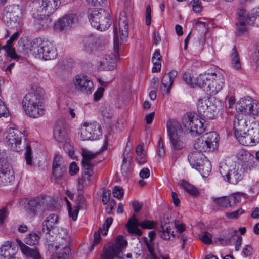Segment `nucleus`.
Wrapping results in <instances>:
<instances>
[{"label": "nucleus", "mask_w": 259, "mask_h": 259, "mask_svg": "<svg viewBox=\"0 0 259 259\" xmlns=\"http://www.w3.org/2000/svg\"><path fill=\"white\" fill-rule=\"evenodd\" d=\"M19 32H15L13 35L10 37L9 39L7 41V43L5 45H10L11 46L12 43L18 38L19 36Z\"/></svg>", "instance_id": "obj_63"}, {"label": "nucleus", "mask_w": 259, "mask_h": 259, "mask_svg": "<svg viewBox=\"0 0 259 259\" xmlns=\"http://www.w3.org/2000/svg\"><path fill=\"white\" fill-rule=\"evenodd\" d=\"M170 226L165 225H162L159 229V235L164 240H169L170 235H174L173 232H171Z\"/></svg>", "instance_id": "obj_39"}, {"label": "nucleus", "mask_w": 259, "mask_h": 259, "mask_svg": "<svg viewBox=\"0 0 259 259\" xmlns=\"http://www.w3.org/2000/svg\"><path fill=\"white\" fill-rule=\"evenodd\" d=\"M196 169L199 171L203 177H207L211 170V163L207 158L204 159L203 163Z\"/></svg>", "instance_id": "obj_37"}, {"label": "nucleus", "mask_w": 259, "mask_h": 259, "mask_svg": "<svg viewBox=\"0 0 259 259\" xmlns=\"http://www.w3.org/2000/svg\"><path fill=\"white\" fill-rule=\"evenodd\" d=\"M218 241L219 242L220 245L226 246L231 243V239L230 238H218Z\"/></svg>", "instance_id": "obj_61"}, {"label": "nucleus", "mask_w": 259, "mask_h": 259, "mask_svg": "<svg viewBox=\"0 0 259 259\" xmlns=\"http://www.w3.org/2000/svg\"><path fill=\"white\" fill-rule=\"evenodd\" d=\"M201 240L206 244H210L212 242V235L208 232H204L201 236Z\"/></svg>", "instance_id": "obj_52"}, {"label": "nucleus", "mask_w": 259, "mask_h": 259, "mask_svg": "<svg viewBox=\"0 0 259 259\" xmlns=\"http://www.w3.org/2000/svg\"><path fill=\"white\" fill-rule=\"evenodd\" d=\"M131 160L132 159H128L127 158L122 159L121 169L123 174H126L129 171Z\"/></svg>", "instance_id": "obj_50"}, {"label": "nucleus", "mask_w": 259, "mask_h": 259, "mask_svg": "<svg viewBox=\"0 0 259 259\" xmlns=\"http://www.w3.org/2000/svg\"><path fill=\"white\" fill-rule=\"evenodd\" d=\"M181 185L184 189L191 195H196L199 193L198 190L195 187L188 183L184 180L182 181Z\"/></svg>", "instance_id": "obj_41"}, {"label": "nucleus", "mask_w": 259, "mask_h": 259, "mask_svg": "<svg viewBox=\"0 0 259 259\" xmlns=\"http://www.w3.org/2000/svg\"><path fill=\"white\" fill-rule=\"evenodd\" d=\"M259 27V7H255L247 12L244 8H240L237 12L236 22V34L240 36L247 31L248 26Z\"/></svg>", "instance_id": "obj_3"}, {"label": "nucleus", "mask_w": 259, "mask_h": 259, "mask_svg": "<svg viewBox=\"0 0 259 259\" xmlns=\"http://www.w3.org/2000/svg\"><path fill=\"white\" fill-rule=\"evenodd\" d=\"M155 226V222L153 221L145 220L139 222L136 217L133 215L129 219L127 223L125 225L127 231L131 234H136L138 236H141L142 232L138 228V226H140L144 229H151Z\"/></svg>", "instance_id": "obj_18"}, {"label": "nucleus", "mask_w": 259, "mask_h": 259, "mask_svg": "<svg viewBox=\"0 0 259 259\" xmlns=\"http://www.w3.org/2000/svg\"><path fill=\"white\" fill-rule=\"evenodd\" d=\"M237 240L234 243L235 246V250L236 251H238L240 250V248L241 247L242 242V237L240 236L237 235Z\"/></svg>", "instance_id": "obj_62"}, {"label": "nucleus", "mask_w": 259, "mask_h": 259, "mask_svg": "<svg viewBox=\"0 0 259 259\" xmlns=\"http://www.w3.org/2000/svg\"><path fill=\"white\" fill-rule=\"evenodd\" d=\"M66 170V164L59 154H56L52 162L51 181L57 182L61 180Z\"/></svg>", "instance_id": "obj_22"}, {"label": "nucleus", "mask_w": 259, "mask_h": 259, "mask_svg": "<svg viewBox=\"0 0 259 259\" xmlns=\"http://www.w3.org/2000/svg\"><path fill=\"white\" fill-rule=\"evenodd\" d=\"M255 120L252 114H236L233 120L234 132L236 138L237 139Z\"/></svg>", "instance_id": "obj_20"}, {"label": "nucleus", "mask_w": 259, "mask_h": 259, "mask_svg": "<svg viewBox=\"0 0 259 259\" xmlns=\"http://www.w3.org/2000/svg\"><path fill=\"white\" fill-rule=\"evenodd\" d=\"M245 213V210L242 208H240L237 210L234 211L232 212H227L226 216L227 218L230 219H237L239 215H242Z\"/></svg>", "instance_id": "obj_49"}, {"label": "nucleus", "mask_w": 259, "mask_h": 259, "mask_svg": "<svg viewBox=\"0 0 259 259\" xmlns=\"http://www.w3.org/2000/svg\"><path fill=\"white\" fill-rule=\"evenodd\" d=\"M76 20L77 18L75 14L65 15L55 22V28L56 29L62 30L65 28L70 27Z\"/></svg>", "instance_id": "obj_28"}, {"label": "nucleus", "mask_w": 259, "mask_h": 259, "mask_svg": "<svg viewBox=\"0 0 259 259\" xmlns=\"http://www.w3.org/2000/svg\"><path fill=\"white\" fill-rule=\"evenodd\" d=\"M16 241L22 252L27 258L31 259H42L36 247L30 248L24 244L19 239H17Z\"/></svg>", "instance_id": "obj_26"}, {"label": "nucleus", "mask_w": 259, "mask_h": 259, "mask_svg": "<svg viewBox=\"0 0 259 259\" xmlns=\"http://www.w3.org/2000/svg\"><path fill=\"white\" fill-rule=\"evenodd\" d=\"M127 243L126 240L118 237L115 243L109 244L104 247L101 259H113L114 257L119 259L131 258V254L128 253L125 256L122 253V250L126 247Z\"/></svg>", "instance_id": "obj_12"}, {"label": "nucleus", "mask_w": 259, "mask_h": 259, "mask_svg": "<svg viewBox=\"0 0 259 259\" xmlns=\"http://www.w3.org/2000/svg\"><path fill=\"white\" fill-rule=\"evenodd\" d=\"M59 221V217L56 214H50L43 222L42 230L46 234H48L54 228Z\"/></svg>", "instance_id": "obj_33"}, {"label": "nucleus", "mask_w": 259, "mask_h": 259, "mask_svg": "<svg viewBox=\"0 0 259 259\" xmlns=\"http://www.w3.org/2000/svg\"><path fill=\"white\" fill-rule=\"evenodd\" d=\"M79 134L80 139L94 140L99 139L102 135L100 125L96 121H85L81 125Z\"/></svg>", "instance_id": "obj_15"}, {"label": "nucleus", "mask_w": 259, "mask_h": 259, "mask_svg": "<svg viewBox=\"0 0 259 259\" xmlns=\"http://www.w3.org/2000/svg\"><path fill=\"white\" fill-rule=\"evenodd\" d=\"M6 143L8 147L14 151L22 150V138L23 133L14 127H10L6 132Z\"/></svg>", "instance_id": "obj_21"}, {"label": "nucleus", "mask_w": 259, "mask_h": 259, "mask_svg": "<svg viewBox=\"0 0 259 259\" xmlns=\"http://www.w3.org/2000/svg\"><path fill=\"white\" fill-rule=\"evenodd\" d=\"M253 252L252 247L249 245H246L243 248L242 253L245 257L250 256Z\"/></svg>", "instance_id": "obj_54"}, {"label": "nucleus", "mask_w": 259, "mask_h": 259, "mask_svg": "<svg viewBox=\"0 0 259 259\" xmlns=\"http://www.w3.org/2000/svg\"><path fill=\"white\" fill-rule=\"evenodd\" d=\"M114 48L115 54L111 53L102 57L100 61L101 68L103 70H112L115 68V60L117 58V51L119 44L126 41L128 36V22L127 14L125 11L120 13L118 27L114 30Z\"/></svg>", "instance_id": "obj_1"}, {"label": "nucleus", "mask_w": 259, "mask_h": 259, "mask_svg": "<svg viewBox=\"0 0 259 259\" xmlns=\"http://www.w3.org/2000/svg\"><path fill=\"white\" fill-rule=\"evenodd\" d=\"M177 74L178 72L176 70H172L169 73L164 74L161 80V89L162 91L165 92L167 94L170 93L174 78Z\"/></svg>", "instance_id": "obj_29"}, {"label": "nucleus", "mask_w": 259, "mask_h": 259, "mask_svg": "<svg viewBox=\"0 0 259 259\" xmlns=\"http://www.w3.org/2000/svg\"><path fill=\"white\" fill-rule=\"evenodd\" d=\"M53 136L58 142H63L68 140V133L63 121L59 120L56 122L54 129Z\"/></svg>", "instance_id": "obj_24"}, {"label": "nucleus", "mask_w": 259, "mask_h": 259, "mask_svg": "<svg viewBox=\"0 0 259 259\" xmlns=\"http://www.w3.org/2000/svg\"><path fill=\"white\" fill-rule=\"evenodd\" d=\"M46 16H45L44 18H41L35 21V26L36 28L38 29H47L50 26L52 20L50 18L48 17L46 18Z\"/></svg>", "instance_id": "obj_40"}, {"label": "nucleus", "mask_w": 259, "mask_h": 259, "mask_svg": "<svg viewBox=\"0 0 259 259\" xmlns=\"http://www.w3.org/2000/svg\"><path fill=\"white\" fill-rule=\"evenodd\" d=\"M235 109L238 113H259V104L249 96L244 97L237 101Z\"/></svg>", "instance_id": "obj_17"}, {"label": "nucleus", "mask_w": 259, "mask_h": 259, "mask_svg": "<svg viewBox=\"0 0 259 259\" xmlns=\"http://www.w3.org/2000/svg\"><path fill=\"white\" fill-rule=\"evenodd\" d=\"M213 201L219 207L224 208L230 207V203H228L227 196L214 198Z\"/></svg>", "instance_id": "obj_45"}, {"label": "nucleus", "mask_w": 259, "mask_h": 259, "mask_svg": "<svg viewBox=\"0 0 259 259\" xmlns=\"http://www.w3.org/2000/svg\"><path fill=\"white\" fill-rule=\"evenodd\" d=\"M22 16V10L18 5H9L4 9L3 20L8 26L18 27L20 25Z\"/></svg>", "instance_id": "obj_14"}, {"label": "nucleus", "mask_w": 259, "mask_h": 259, "mask_svg": "<svg viewBox=\"0 0 259 259\" xmlns=\"http://www.w3.org/2000/svg\"><path fill=\"white\" fill-rule=\"evenodd\" d=\"M250 128L244 131L237 139L239 142L244 146H251L259 142V123L255 120L249 125Z\"/></svg>", "instance_id": "obj_16"}, {"label": "nucleus", "mask_w": 259, "mask_h": 259, "mask_svg": "<svg viewBox=\"0 0 259 259\" xmlns=\"http://www.w3.org/2000/svg\"><path fill=\"white\" fill-rule=\"evenodd\" d=\"M170 145L172 149L176 151L183 150L186 145L185 134L169 137Z\"/></svg>", "instance_id": "obj_30"}, {"label": "nucleus", "mask_w": 259, "mask_h": 259, "mask_svg": "<svg viewBox=\"0 0 259 259\" xmlns=\"http://www.w3.org/2000/svg\"><path fill=\"white\" fill-rule=\"evenodd\" d=\"M113 195L114 197L118 199L121 198L123 196V191L122 188L119 187H115L112 191Z\"/></svg>", "instance_id": "obj_53"}, {"label": "nucleus", "mask_w": 259, "mask_h": 259, "mask_svg": "<svg viewBox=\"0 0 259 259\" xmlns=\"http://www.w3.org/2000/svg\"><path fill=\"white\" fill-rule=\"evenodd\" d=\"M30 52L35 58L46 61L55 59L57 56V50L54 45L41 38L31 41Z\"/></svg>", "instance_id": "obj_4"}, {"label": "nucleus", "mask_w": 259, "mask_h": 259, "mask_svg": "<svg viewBox=\"0 0 259 259\" xmlns=\"http://www.w3.org/2000/svg\"><path fill=\"white\" fill-rule=\"evenodd\" d=\"M136 161L139 164H142L147 161V156L142 145L139 144L136 148Z\"/></svg>", "instance_id": "obj_38"}, {"label": "nucleus", "mask_w": 259, "mask_h": 259, "mask_svg": "<svg viewBox=\"0 0 259 259\" xmlns=\"http://www.w3.org/2000/svg\"><path fill=\"white\" fill-rule=\"evenodd\" d=\"M139 175L141 178L146 179L149 177L150 171L148 168H144L141 170Z\"/></svg>", "instance_id": "obj_64"}, {"label": "nucleus", "mask_w": 259, "mask_h": 259, "mask_svg": "<svg viewBox=\"0 0 259 259\" xmlns=\"http://www.w3.org/2000/svg\"><path fill=\"white\" fill-rule=\"evenodd\" d=\"M88 17L93 27L104 31L111 26L112 22L109 13L102 9H89Z\"/></svg>", "instance_id": "obj_10"}, {"label": "nucleus", "mask_w": 259, "mask_h": 259, "mask_svg": "<svg viewBox=\"0 0 259 259\" xmlns=\"http://www.w3.org/2000/svg\"><path fill=\"white\" fill-rule=\"evenodd\" d=\"M110 191L107 190L103 192L102 195V201L104 205L107 204L110 200Z\"/></svg>", "instance_id": "obj_57"}, {"label": "nucleus", "mask_w": 259, "mask_h": 259, "mask_svg": "<svg viewBox=\"0 0 259 259\" xmlns=\"http://www.w3.org/2000/svg\"><path fill=\"white\" fill-rule=\"evenodd\" d=\"M224 82V78L221 73L208 70L199 75L196 83L202 87L207 94L214 95L222 89Z\"/></svg>", "instance_id": "obj_2"}, {"label": "nucleus", "mask_w": 259, "mask_h": 259, "mask_svg": "<svg viewBox=\"0 0 259 259\" xmlns=\"http://www.w3.org/2000/svg\"><path fill=\"white\" fill-rule=\"evenodd\" d=\"M182 122L185 129L193 136L202 134L208 124V121L202 117V114H184Z\"/></svg>", "instance_id": "obj_9"}, {"label": "nucleus", "mask_w": 259, "mask_h": 259, "mask_svg": "<svg viewBox=\"0 0 259 259\" xmlns=\"http://www.w3.org/2000/svg\"><path fill=\"white\" fill-rule=\"evenodd\" d=\"M219 171L223 179L231 184L235 185L243 178L239 165L230 160L220 164Z\"/></svg>", "instance_id": "obj_11"}, {"label": "nucleus", "mask_w": 259, "mask_h": 259, "mask_svg": "<svg viewBox=\"0 0 259 259\" xmlns=\"http://www.w3.org/2000/svg\"><path fill=\"white\" fill-rule=\"evenodd\" d=\"M192 3L193 10L195 13H200L202 9V6L200 0H193Z\"/></svg>", "instance_id": "obj_51"}, {"label": "nucleus", "mask_w": 259, "mask_h": 259, "mask_svg": "<svg viewBox=\"0 0 259 259\" xmlns=\"http://www.w3.org/2000/svg\"><path fill=\"white\" fill-rule=\"evenodd\" d=\"M63 142H64L63 146V149L70 158L74 159L75 156H74V151L72 146L67 141H65Z\"/></svg>", "instance_id": "obj_46"}, {"label": "nucleus", "mask_w": 259, "mask_h": 259, "mask_svg": "<svg viewBox=\"0 0 259 259\" xmlns=\"http://www.w3.org/2000/svg\"><path fill=\"white\" fill-rule=\"evenodd\" d=\"M44 93L42 88L37 87L33 92L25 95L22 104L26 113H40L45 111V106L42 102Z\"/></svg>", "instance_id": "obj_6"}, {"label": "nucleus", "mask_w": 259, "mask_h": 259, "mask_svg": "<svg viewBox=\"0 0 259 259\" xmlns=\"http://www.w3.org/2000/svg\"><path fill=\"white\" fill-rule=\"evenodd\" d=\"M97 38L93 35L84 36L82 39L83 50L89 54H93L97 50Z\"/></svg>", "instance_id": "obj_31"}, {"label": "nucleus", "mask_w": 259, "mask_h": 259, "mask_svg": "<svg viewBox=\"0 0 259 259\" xmlns=\"http://www.w3.org/2000/svg\"><path fill=\"white\" fill-rule=\"evenodd\" d=\"M230 65L234 69L238 71L241 70V64L239 57L238 53L236 47L234 46L232 50V53L230 56Z\"/></svg>", "instance_id": "obj_36"}, {"label": "nucleus", "mask_w": 259, "mask_h": 259, "mask_svg": "<svg viewBox=\"0 0 259 259\" xmlns=\"http://www.w3.org/2000/svg\"><path fill=\"white\" fill-rule=\"evenodd\" d=\"M72 83L75 89L78 92L91 94L94 90V84L91 78L84 74H77L73 78Z\"/></svg>", "instance_id": "obj_19"}, {"label": "nucleus", "mask_w": 259, "mask_h": 259, "mask_svg": "<svg viewBox=\"0 0 259 259\" xmlns=\"http://www.w3.org/2000/svg\"><path fill=\"white\" fill-rule=\"evenodd\" d=\"M84 197L81 193H79V195L76 199V204L73 207V208L71 207L70 203L66 199L68 214L69 217L72 218L73 221H76L77 220L79 210L83 207L84 204Z\"/></svg>", "instance_id": "obj_25"}, {"label": "nucleus", "mask_w": 259, "mask_h": 259, "mask_svg": "<svg viewBox=\"0 0 259 259\" xmlns=\"http://www.w3.org/2000/svg\"><path fill=\"white\" fill-rule=\"evenodd\" d=\"M113 222V218L112 217H108L106 219L105 223L103 224V228H100L99 231L103 235L107 234L109 228Z\"/></svg>", "instance_id": "obj_47"}, {"label": "nucleus", "mask_w": 259, "mask_h": 259, "mask_svg": "<svg viewBox=\"0 0 259 259\" xmlns=\"http://www.w3.org/2000/svg\"><path fill=\"white\" fill-rule=\"evenodd\" d=\"M161 56L159 50H156L153 55L152 58V62H157V63H161Z\"/></svg>", "instance_id": "obj_59"}, {"label": "nucleus", "mask_w": 259, "mask_h": 259, "mask_svg": "<svg viewBox=\"0 0 259 259\" xmlns=\"http://www.w3.org/2000/svg\"><path fill=\"white\" fill-rule=\"evenodd\" d=\"M79 171V167L76 164L75 162H72L70 165L69 168V172L71 175H75Z\"/></svg>", "instance_id": "obj_55"}, {"label": "nucleus", "mask_w": 259, "mask_h": 259, "mask_svg": "<svg viewBox=\"0 0 259 259\" xmlns=\"http://www.w3.org/2000/svg\"><path fill=\"white\" fill-rule=\"evenodd\" d=\"M108 139L106 136H105L104 144L99 150V152H93L87 149H82V156L83 159L82 163L84 169V174L81 178L78 180V185H84L87 181L89 182L90 177L93 175V169L95 165V162L93 160L99 153L107 149Z\"/></svg>", "instance_id": "obj_5"}, {"label": "nucleus", "mask_w": 259, "mask_h": 259, "mask_svg": "<svg viewBox=\"0 0 259 259\" xmlns=\"http://www.w3.org/2000/svg\"><path fill=\"white\" fill-rule=\"evenodd\" d=\"M206 158L199 151H193L190 153L188 156V161L193 168H198V167L203 163Z\"/></svg>", "instance_id": "obj_32"}, {"label": "nucleus", "mask_w": 259, "mask_h": 259, "mask_svg": "<svg viewBox=\"0 0 259 259\" xmlns=\"http://www.w3.org/2000/svg\"><path fill=\"white\" fill-rule=\"evenodd\" d=\"M2 50H5L8 55L10 58L16 60L18 59L19 56L16 54L15 50L12 46L4 45L2 46Z\"/></svg>", "instance_id": "obj_44"}, {"label": "nucleus", "mask_w": 259, "mask_h": 259, "mask_svg": "<svg viewBox=\"0 0 259 259\" xmlns=\"http://www.w3.org/2000/svg\"><path fill=\"white\" fill-rule=\"evenodd\" d=\"M245 156L248 158V161L244 162L242 166L244 170L247 172L254 168L256 165L255 164V162L253 160L254 156L252 155L247 153Z\"/></svg>", "instance_id": "obj_42"}, {"label": "nucleus", "mask_w": 259, "mask_h": 259, "mask_svg": "<svg viewBox=\"0 0 259 259\" xmlns=\"http://www.w3.org/2000/svg\"><path fill=\"white\" fill-rule=\"evenodd\" d=\"M40 237L35 233L29 234L25 239L26 244L29 245H35L39 242Z\"/></svg>", "instance_id": "obj_43"}, {"label": "nucleus", "mask_w": 259, "mask_h": 259, "mask_svg": "<svg viewBox=\"0 0 259 259\" xmlns=\"http://www.w3.org/2000/svg\"><path fill=\"white\" fill-rule=\"evenodd\" d=\"M24 155L26 164L29 165H31L32 164V151L30 146L28 145H27Z\"/></svg>", "instance_id": "obj_48"}, {"label": "nucleus", "mask_w": 259, "mask_h": 259, "mask_svg": "<svg viewBox=\"0 0 259 259\" xmlns=\"http://www.w3.org/2000/svg\"><path fill=\"white\" fill-rule=\"evenodd\" d=\"M14 172L12 167L5 162L0 164V186L7 185L14 180Z\"/></svg>", "instance_id": "obj_23"}, {"label": "nucleus", "mask_w": 259, "mask_h": 259, "mask_svg": "<svg viewBox=\"0 0 259 259\" xmlns=\"http://www.w3.org/2000/svg\"><path fill=\"white\" fill-rule=\"evenodd\" d=\"M60 0H33L29 5V9L33 17L47 16L53 14L59 8Z\"/></svg>", "instance_id": "obj_8"}, {"label": "nucleus", "mask_w": 259, "mask_h": 259, "mask_svg": "<svg viewBox=\"0 0 259 259\" xmlns=\"http://www.w3.org/2000/svg\"><path fill=\"white\" fill-rule=\"evenodd\" d=\"M104 90V88L102 87H100L98 89V90L94 94V98L95 100L98 101L102 97Z\"/></svg>", "instance_id": "obj_58"}, {"label": "nucleus", "mask_w": 259, "mask_h": 259, "mask_svg": "<svg viewBox=\"0 0 259 259\" xmlns=\"http://www.w3.org/2000/svg\"><path fill=\"white\" fill-rule=\"evenodd\" d=\"M157 152L158 155L160 157L163 156L165 154L164 149L163 148V144L161 138H160L159 140L157 148Z\"/></svg>", "instance_id": "obj_56"}, {"label": "nucleus", "mask_w": 259, "mask_h": 259, "mask_svg": "<svg viewBox=\"0 0 259 259\" xmlns=\"http://www.w3.org/2000/svg\"><path fill=\"white\" fill-rule=\"evenodd\" d=\"M50 201L51 198L48 196L33 197L26 203L25 211L30 218H34L36 215H43L52 208V204L49 203Z\"/></svg>", "instance_id": "obj_7"}, {"label": "nucleus", "mask_w": 259, "mask_h": 259, "mask_svg": "<svg viewBox=\"0 0 259 259\" xmlns=\"http://www.w3.org/2000/svg\"><path fill=\"white\" fill-rule=\"evenodd\" d=\"M151 8L149 6L146 8V24L147 25H149L151 24Z\"/></svg>", "instance_id": "obj_60"}, {"label": "nucleus", "mask_w": 259, "mask_h": 259, "mask_svg": "<svg viewBox=\"0 0 259 259\" xmlns=\"http://www.w3.org/2000/svg\"><path fill=\"white\" fill-rule=\"evenodd\" d=\"M166 128L168 137L184 134L181 124L174 118H169L166 122Z\"/></svg>", "instance_id": "obj_27"}, {"label": "nucleus", "mask_w": 259, "mask_h": 259, "mask_svg": "<svg viewBox=\"0 0 259 259\" xmlns=\"http://www.w3.org/2000/svg\"><path fill=\"white\" fill-rule=\"evenodd\" d=\"M219 139L216 132L207 133L195 140L193 146L195 150L200 152L212 151L217 147Z\"/></svg>", "instance_id": "obj_13"}, {"label": "nucleus", "mask_w": 259, "mask_h": 259, "mask_svg": "<svg viewBox=\"0 0 259 259\" xmlns=\"http://www.w3.org/2000/svg\"><path fill=\"white\" fill-rule=\"evenodd\" d=\"M213 105H211L209 100L207 98L200 99L197 103V110L198 113H204L205 112L211 113L213 109Z\"/></svg>", "instance_id": "obj_34"}, {"label": "nucleus", "mask_w": 259, "mask_h": 259, "mask_svg": "<svg viewBox=\"0 0 259 259\" xmlns=\"http://www.w3.org/2000/svg\"><path fill=\"white\" fill-rule=\"evenodd\" d=\"M15 244L11 241H7L0 248V255L4 258H8L11 256L13 253L10 252L11 250H15Z\"/></svg>", "instance_id": "obj_35"}]
</instances>
